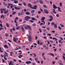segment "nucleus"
Segmentation results:
<instances>
[{"instance_id": "nucleus-1", "label": "nucleus", "mask_w": 65, "mask_h": 65, "mask_svg": "<svg viewBox=\"0 0 65 65\" xmlns=\"http://www.w3.org/2000/svg\"><path fill=\"white\" fill-rule=\"evenodd\" d=\"M31 19L30 17H29L28 16H26L25 17L24 20H25L28 21L29 20V19Z\"/></svg>"}, {"instance_id": "nucleus-2", "label": "nucleus", "mask_w": 65, "mask_h": 65, "mask_svg": "<svg viewBox=\"0 0 65 65\" xmlns=\"http://www.w3.org/2000/svg\"><path fill=\"white\" fill-rule=\"evenodd\" d=\"M44 11L45 13H47V14H48V11H47V10H46L45 9H44Z\"/></svg>"}, {"instance_id": "nucleus-3", "label": "nucleus", "mask_w": 65, "mask_h": 65, "mask_svg": "<svg viewBox=\"0 0 65 65\" xmlns=\"http://www.w3.org/2000/svg\"><path fill=\"white\" fill-rule=\"evenodd\" d=\"M9 63V65H13L12 64V63H13V62L12 61H10L8 63Z\"/></svg>"}, {"instance_id": "nucleus-4", "label": "nucleus", "mask_w": 65, "mask_h": 65, "mask_svg": "<svg viewBox=\"0 0 65 65\" xmlns=\"http://www.w3.org/2000/svg\"><path fill=\"white\" fill-rule=\"evenodd\" d=\"M53 8L54 9H56V8H58V7L56 5H54V4L53 5Z\"/></svg>"}, {"instance_id": "nucleus-5", "label": "nucleus", "mask_w": 65, "mask_h": 65, "mask_svg": "<svg viewBox=\"0 0 65 65\" xmlns=\"http://www.w3.org/2000/svg\"><path fill=\"white\" fill-rule=\"evenodd\" d=\"M45 19V18L44 17H43L41 19V20L43 21H44V20Z\"/></svg>"}, {"instance_id": "nucleus-6", "label": "nucleus", "mask_w": 65, "mask_h": 65, "mask_svg": "<svg viewBox=\"0 0 65 65\" xmlns=\"http://www.w3.org/2000/svg\"><path fill=\"white\" fill-rule=\"evenodd\" d=\"M23 56L22 55H19V56H18V58H22V57Z\"/></svg>"}, {"instance_id": "nucleus-7", "label": "nucleus", "mask_w": 65, "mask_h": 65, "mask_svg": "<svg viewBox=\"0 0 65 65\" xmlns=\"http://www.w3.org/2000/svg\"><path fill=\"white\" fill-rule=\"evenodd\" d=\"M21 29L23 32H25V29H24V28L23 27H21Z\"/></svg>"}, {"instance_id": "nucleus-8", "label": "nucleus", "mask_w": 65, "mask_h": 65, "mask_svg": "<svg viewBox=\"0 0 65 65\" xmlns=\"http://www.w3.org/2000/svg\"><path fill=\"white\" fill-rule=\"evenodd\" d=\"M13 41L14 42H17V41H16L15 38L14 37L13 38Z\"/></svg>"}, {"instance_id": "nucleus-9", "label": "nucleus", "mask_w": 65, "mask_h": 65, "mask_svg": "<svg viewBox=\"0 0 65 65\" xmlns=\"http://www.w3.org/2000/svg\"><path fill=\"white\" fill-rule=\"evenodd\" d=\"M28 6H29V7H32V6L30 4H28Z\"/></svg>"}, {"instance_id": "nucleus-10", "label": "nucleus", "mask_w": 65, "mask_h": 65, "mask_svg": "<svg viewBox=\"0 0 65 65\" xmlns=\"http://www.w3.org/2000/svg\"><path fill=\"white\" fill-rule=\"evenodd\" d=\"M39 2L41 4H42L43 3V1L41 0H39Z\"/></svg>"}, {"instance_id": "nucleus-11", "label": "nucleus", "mask_w": 65, "mask_h": 65, "mask_svg": "<svg viewBox=\"0 0 65 65\" xmlns=\"http://www.w3.org/2000/svg\"><path fill=\"white\" fill-rule=\"evenodd\" d=\"M4 46L5 48H8V46H7V45H4Z\"/></svg>"}, {"instance_id": "nucleus-12", "label": "nucleus", "mask_w": 65, "mask_h": 65, "mask_svg": "<svg viewBox=\"0 0 65 65\" xmlns=\"http://www.w3.org/2000/svg\"><path fill=\"white\" fill-rule=\"evenodd\" d=\"M19 3V1H14V3H15V4L17 3Z\"/></svg>"}, {"instance_id": "nucleus-13", "label": "nucleus", "mask_w": 65, "mask_h": 65, "mask_svg": "<svg viewBox=\"0 0 65 65\" xmlns=\"http://www.w3.org/2000/svg\"><path fill=\"white\" fill-rule=\"evenodd\" d=\"M25 14H27L28 15H29V14H30V13L27 12H26Z\"/></svg>"}, {"instance_id": "nucleus-14", "label": "nucleus", "mask_w": 65, "mask_h": 65, "mask_svg": "<svg viewBox=\"0 0 65 65\" xmlns=\"http://www.w3.org/2000/svg\"><path fill=\"white\" fill-rule=\"evenodd\" d=\"M0 10L1 11V13H3L4 12H3V10H2V8H1Z\"/></svg>"}, {"instance_id": "nucleus-15", "label": "nucleus", "mask_w": 65, "mask_h": 65, "mask_svg": "<svg viewBox=\"0 0 65 65\" xmlns=\"http://www.w3.org/2000/svg\"><path fill=\"white\" fill-rule=\"evenodd\" d=\"M17 13V12H15L13 11V13H12V14L13 15H14V14H15L16 13Z\"/></svg>"}, {"instance_id": "nucleus-16", "label": "nucleus", "mask_w": 65, "mask_h": 65, "mask_svg": "<svg viewBox=\"0 0 65 65\" xmlns=\"http://www.w3.org/2000/svg\"><path fill=\"white\" fill-rule=\"evenodd\" d=\"M54 27L55 28H57V25L56 24H55L54 25Z\"/></svg>"}, {"instance_id": "nucleus-17", "label": "nucleus", "mask_w": 65, "mask_h": 65, "mask_svg": "<svg viewBox=\"0 0 65 65\" xmlns=\"http://www.w3.org/2000/svg\"><path fill=\"white\" fill-rule=\"evenodd\" d=\"M5 36H6V37H8V34L7 33H6L5 34Z\"/></svg>"}, {"instance_id": "nucleus-18", "label": "nucleus", "mask_w": 65, "mask_h": 65, "mask_svg": "<svg viewBox=\"0 0 65 65\" xmlns=\"http://www.w3.org/2000/svg\"><path fill=\"white\" fill-rule=\"evenodd\" d=\"M31 20H33V21H34L35 20V18H33L32 17H31Z\"/></svg>"}, {"instance_id": "nucleus-19", "label": "nucleus", "mask_w": 65, "mask_h": 65, "mask_svg": "<svg viewBox=\"0 0 65 65\" xmlns=\"http://www.w3.org/2000/svg\"><path fill=\"white\" fill-rule=\"evenodd\" d=\"M23 4L24 6H26V3L25 2H23Z\"/></svg>"}, {"instance_id": "nucleus-20", "label": "nucleus", "mask_w": 65, "mask_h": 65, "mask_svg": "<svg viewBox=\"0 0 65 65\" xmlns=\"http://www.w3.org/2000/svg\"><path fill=\"white\" fill-rule=\"evenodd\" d=\"M49 17L51 19H53V17L51 15H50L49 16Z\"/></svg>"}, {"instance_id": "nucleus-21", "label": "nucleus", "mask_w": 65, "mask_h": 65, "mask_svg": "<svg viewBox=\"0 0 65 65\" xmlns=\"http://www.w3.org/2000/svg\"><path fill=\"white\" fill-rule=\"evenodd\" d=\"M28 37L29 38V39H31V38H32L31 36L30 35L28 36Z\"/></svg>"}, {"instance_id": "nucleus-22", "label": "nucleus", "mask_w": 65, "mask_h": 65, "mask_svg": "<svg viewBox=\"0 0 65 65\" xmlns=\"http://www.w3.org/2000/svg\"><path fill=\"white\" fill-rule=\"evenodd\" d=\"M6 26L7 27H9V24L8 23H6Z\"/></svg>"}, {"instance_id": "nucleus-23", "label": "nucleus", "mask_w": 65, "mask_h": 65, "mask_svg": "<svg viewBox=\"0 0 65 65\" xmlns=\"http://www.w3.org/2000/svg\"><path fill=\"white\" fill-rule=\"evenodd\" d=\"M27 28H28V29H30L31 28V27L30 26H29V25H27Z\"/></svg>"}, {"instance_id": "nucleus-24", "label": "nucleus", "mask_w": 65, "mask_h": 65, "mask_svg": "<svg viewBox=\"0 0 65 65\" xmlns=\"http://www.w3.org/2000/svg\"><path fill=\"white\" fill-rule=\"evenodd\" d=\"M8 6H10V5H13L12 4H11L10 3H8Z\"/></svg>"}, {"instance_id": "nucleus-25", "label": "nucleus", "mask_w": 65, "mask_h": 65, "mask_svg": "<svg viewBox=\"0 0 65 65\" xmlns=\"http://www.w3.org/2000/svg\"><path fill=\"white\" fill-rule=\"evenodd\" d=\"M31 13H34L35 12V10H32L31 11Z\"/></svg>"}, {"instance_id": "nucleus-26", "label": "nucleus", "mask_w": 65, "mask_h": 65, "mask_svg": "<svg viewBox=\"0 0 65 65\" xmlns=\"http://www.w3.org/2000/svg\"><path fill=\"white\" fill-rule=\"evenodd\" d=\"M20 28V27L18 26L17 28H16V29L17 30H19Z\"/></svg>"}, {"instance_id": "nucleus-27", "label": "nucleus", "mask_w": 65, "mask_h": 65, "mask_svg": "<svg viewBox=\"0 0 65 65\" xmlns=\"http://www.w3.org/2000/svg\"><path fill=\"white\" fill-rule=\"evenodd\" d=\"M54 24H55V23L53 22H52L51 23V25L52 26H54Z\"/></svg>"}, {"instance_id": "nucleus-28", "label": "nucleus", "mask_w": 65, "mask_h": 65, "mask_svg": "<svg viewBox=\"0 0 65 65\" xmlns=\"http://www.w3.org/2000/svg\"><path fill=\"white\" fill-rule=\"evenodd\" d=\"M35 60L36 61H37V60H38V58H35Z\"/></svg>"}, {"instance_id": "nucleus-29", "label": "nucleus", "mask_w": 65, "mask_h": 65, "mask_svg": "<svg viewBox=\"0 0 65 65\" xmlns=\"http://www.w3.org/2000/svg\"><path fill=\"white\" fill-rule=\"evenodd\" d=\"M59 4L60 6L61 7H62V3L61 2H60Z\"/></svg>"}, {"instance_id": "nucleus-30", "label": "nucleus", "mask_w": 65, "mask_h": 65, "mask_svg": "<svg viewBox=\"0 0 65 65\" xmlns=\"http://www.w3.org/2000/svg\"><path fill=\"white\" fill-rule=\"evenodd\" d=\"M36 24L34 23L33 24H32V26H36Z\"/></svg>"}, {"instance_id": "nucleus-31", "label": "nucleus", "mask_w": 65, "mask_h": 65, "mask_svg": "<svg viewBox=\"0 0 65 65\" xmlns=\"http://www.w3.org/2000/svg\"><path fill=\"white\" fill-rule=\"evenodd\" d=\"M43 6L44 7H45V8H47V6L45 5H43Z\"/></svg>"}, {"instance_id": "nucleus-32", "label": "nucleus", "mask_w": 65, "mask_h": 65, "mask_svg": "<svg viewBox=\"0 0 65 65\" xmlns=\"http://www.w3.org/2000/svg\"><path fill=\"white\" fill-rule=\"evenodd\" d=\"M28 40L29 41L31 42L32 41V40H31V39H28Z\"/></svg>"}, {"instance_id": "nucleus-33", "label": "nucleus", "mask_w": 65, "mask_h": 65, "mask_svg": "<svg viewBox=\"0 0 65 65\" xmlns=\"http://www.w3.org/2000/svg\"><path fill=\"white\" fill-rule=\"evenodd\" d=\"M62 57L63 58V60H65V57L64 56H63Z\"/></svg>"}, {"instance_id": "nucleus-34", "label": "nucleus", "mask_w": 65, "mask_h": 65, "mask_svg": "<svg viewBox=\"0 0 65 65\" xmlns=\"http://www.w3.org/2000/svg\"><path fill=\"white\" fill-rule=\"evenodd\" d=\"M58 28L59 29H60V30H62V28H61V27L59 26H58Z\"/></svg>"}, {"instance_id": "nucleus-35", "label": "nucleus", "mask_w": 65, "mask_h": 65, "mask_svg": "<svg viewBox=\"0 0 65 65\" xmlns=\"http://www.w3.org/2000/svg\"><path fill=\"white\" fill-rule=\"evenodd\" d=\"M38 38V37H37V36H35V39H37Z\"/></svg>"}, {"instance_id": "nucleus-36", "label": "nucleus", "mask_w": 65, "mask_h": 65, "mask_svg": "<svg viewBox=\"0 0 65 65\" xmlns=\"http://www.w3.org/2000/svg\"><path fill=\"white\" fill-rule=\"evenodd\" d=\"M47 35H48L49 36H51V34H49V33H48L47 34Z\"/></svg>"}, {"instance_id": "nucleus-37", "label": "nucleus", "mask_w": 65, "mask_h": 65, "mask_svg": "<svg viewBox=\"0 0 65 65\" xmlns=\"http://www.w3.org/2000/svg\"><path fill=\"white\" fill-rule=\"evenodd\" d=\"M18 15L19 16H20L21 15V13H19L18 14Z\"/></svg>"}, {"instance_id": "nucleus-38", "label": "nucleus", "mask_w": 65, "mask_h": 65, "mask_svg": "<svg viewBox=\"0 0 65 65\" xmlns=\"http://www.w3.org/2000/svg\"><path fill=\"white\" fill-rule=\"evenodd\" d=\"M50 55L51 56H55L53 53L50 54Z\"/></svg>"}, {"instance_id": "nucleus-39", "label": "nucleus", "mask_w": 65, "mask_h": 65, "mask_svg": "<svg viewBox=\"0 0 65 65\" xmlns=\"http://www.w3.org/2000/svg\"><path fill=\"white\" fill-rule=\"evenodd\" d=\"M39 43H40V42H39V40H38V41L37 44H39Z\"/></svg>"}, {"instance_id": "nucleus-40", "label": "nucleus", "mask_w": 65, "mask_h": 65, "mask_svg": "<svg viewBox=\"0 0 65 65\" xmlns=\"http://www.w3.org/2000/svg\"><path fill=\"white\" fill-rule=\"evenodd\" d=\"M3 4H4V5H5L6 6H7V4H5V2H4L3 3Z\"/></svg>"}, {"instance_id": "nucleus-41", "label": "nucleus", "mask_w": 65, "mask_h": 65, "mask_svg": "<svg viewBox=\"0 0 65 65\" xmlns=\"http://www.w3.org/2000/svg\"><path fill=\"white\" fill-rule=\"evenodd\" d=\"M41 13V11H39L38 12V13H39V14H40Z\"/></svg>"}, {"instance_id": "nucleus-42", "label": "nucleus", "mask_w": 65, "mask_h": 65, "mask_svg": "<svg viewBox=\"0 0 65 65\" xmlns=\"http://www.w3.org/2000/svg\"><path fill=\"white\" fill-rule=\"evenodd\" d=\"M55 63H56V62L55 61H52V63L53 64H55Z\"/></svg>"}, {"instance_id": "nucleus-43", "label": "nucleus", "mask_w": 65, "mask_h": 65, "mask_svg": "<svg viewBox=\"0 0 65 65\" xmlns=\"http://www.w3.org/2000/svg\"><path fill=\"white\" fill-rule=\"evenodd\" d=\"M41 22H43V23H44V25H45V22H44V21H43V20H42L41 21Z\"/></svg>"}, {"instance_id": "nucleus-44", "label": "nucleus", "mask_w": 65, "mask_h": 65, "mask_svg": "<svg viewBox=\"0 0 65 65\" xmlns=\"http://www.w3.org/2000/svg\"><path fill=\"white\" fill-rule=\"evenodd\" d=\"M14 50H19V49H18V47H16V48H15Z\"/></svg>"}, {"instance_id": "nucleus-45", "label": "nucleus", "mask_w": 65, "mask_h": 65, "mask_svg": "<svg viewBox=\"0 0 65 65\" xmlns=\"http://www.w3.org/2000/svg\"><path fill=\"white\" fill-rule=\"evenodd\" d=\"M29 22H31V23H34V21H32L31 20H30L29 21Z\"/></svg>"}, {"instance_id": "nucleus-46", "label": "nucleus", "mask_w": 65, "mask_h": 65, "mask_svg": "<svg viewBox=\"0 0 65 65\" xmlns=\"http://www.w3.org/2000/svg\"><path fill=\"white\" fill-rule=\"evenodd\" d=\"M60 38L61 39V40H63V38H62L61 37H60Z\"/></svg>"}, {"instance_id": "nucleus-47", "label": "nucleus", "mask_w": 65, "mask_h": 65, "mask_svg": "<svg viewBox=\"0 0 65 65\" xmlns=\"http://www.w3.org/2000/svg\"><path fill=\"white\" fill-rule=\"evenodd\" d=\"M2 62L3 63V62H4V61H5V60L3 59H2Z\"/></svg>"}, {"instance_id": "nucleus-48", "label": "nucleus", "mask_w": 65, "mask_h": 65, "mask_svg": "<svg viewBox=\"0 0 65 65\" xmlns=\"http://www.w3.org/2000/svg\"><path fill=\"white\" fill-rule=\"evenodd\" d=\"M52 20H53V19H50V20H49V21H50V22H52Z\"/></svg>"}, {"instance_id": "nucleus-49", "label": "nucleus", "mask_w": 65, "mask_h": 65, "mask_svg": "<svg viewBox=\"0 0 65 65\" xmlns=\"http://www.w3.org/2000/svg\"><path fill=\"white\" fill-rule=\"evenodd\" d=\"M12 30L13 31H14V30H15V28H14V27L12 28Z\"/></svg>"}, {"instance_id": "nucleus-50", "label": "nucleus", "mask_w": 65, "mask_h": 65, "mask_svg": "<svg viewBox=\"0 0 65 65\" xmlns=\"http://www.w3.org/2000/svg\"><path fill=\"white\" fill-rule=\"evenodd\" d=\"M56 16L58 18L59 17V15H58V14H56Z\"/></svg>"}, {"instance_id": "nucleus-51", "label": "nucleus", "mask_w": 65, "mask_h": 65, "mask_svg": "<svg viewBox=\"0 0 65 65\" xmlns=\"http://www.w3.org/2000/svg\"><path fill=\"white\" fill-rule=\"evenodd\" d=\"M57 8H58V10H59L60 9H61V8L59 7H58Z\"/></svg>"}, {"instance_id": "nucleus-52", "label": "nucleus", "mask_w": 65, "mask_h": 65, "mask_svg": "<svg viewBox=\"0 0 65 65\" xmlns=\"http://www.w3.org/2000/svg\"><path fill=\"white\" fill-rule=\"evenodd\" d=\"M34 7H36V8H37V6L36 5H35L34 6Z\"/></svg>"}, {"instance_id": "nucleus-53", "label": "nucleus", "mask_w": 65, "mask_h": 65, "mask_svg": "<svg viewBox=\"0 0 65 65\" xmlns=\"http://www.w3.org/2000/svg\"><path fill=\"white\" fill-rule=\"evenodd\" d=\"M18 4L19 5H20V6H22V4L20 3H18Z\"/></svg>"}, {"instance_id": "nucleus-54", "label": "nucleus", "mask_w": 65, "mask_h": 65, "mask_svg": "<svg viewBox=\"0 0 65 65\" xmlns=\"http://www.w3.org/2000/svg\"><path fill=\"white\" fill-rule=\"evenodd\" d=\"M17 21L15 20L14 22L16 23V24H17V22H16Z\"/></svg>"}, {"instance_id": "nucleus-55", "label": "nucleus", "mask_w": 65, "mask_h": 65, "mask_svg": "<svg viewBox=\"0 0 65 65\" xmlns=\"http://www.w3.org/2000/svg\"><path fill=\"white\" fill-rule=\"evenodd\" d=\"M4 58H6V55L5 54H4Z\"/></svg>"}, {"instance_id": "nucleus-56", "label": "nucleus", "mask_w": 65, "mask_h": 65, "mask_svg": "<svg viewBox=\"0 0 65 65\" xmlns=\"http://www.w3.org/2000/svg\"><path fill=\"white\" fill-rule=\"evenodd\" d=\"M43 38H44V39H46V38H47V37H46L45 36L44 37H43Z\"/></svg>"}, {"instance_id": "nucleus-57", "label": "nucleus", "mask_w": 65, "mask_h": 65, "mask_svg": "<svg viewBox=\"0 0 65 65\" xmlns=\"http://www.w3.org/2000/svg\"><path fill=\"white\" fill-rule=\"evenodd\" d=\"M51 32H53V33H55V30H53V31H51Z\"/></svg>"}, {"instance_id": "nucleus-58", "label": "nucleus", "mask_w": 65, "mask_h": 65, "mask_svg": "<svg viewBox=\"0 0 65 65\" xmlns=\"http://www.w3.org/2000/svg\"><path fill=\"white\" fill-rule=\"evenodd\" d=\"M28 64H30L31 63V61H28Z\"/></svg>"}, {"instance_id": "nucleus-59", "label": "nucleus", "mask_w": 65, "mask_h": 65, "mask_svg": "<svg viewBox=\"0 0 65 65\" xmlns=\"http://www.w3.org/2000/svg\"><path fill=\"white\" fill-rule=\"evenodd\" d=\"M54 51L55 52H56L57 51V49L55 48L54 49Z\"/></svg>"}, {"instance_id": "nucleus-60", "label": "nucleus", "mask_w": 65, "mask_h": 65, "mask_svg": "<svg viewBox=\"0 0 65 65\" xmlns=\"http://www.w3.org/2000/svg\"><path fill=\"white\" fill-rule=\"evenodd\" d=\"M18 19V17H16L15 18V19L16 20H17Z\"/></svg>"}, {"instance_id": "nucleus-61", "label": "nucleus", "mask_w": 65, "mask_h": 65, "mask_svg": "<svg viewBox=\"0 0 65 65\" xmlns=\"http://www.w3.org/2000/svg\"><path fill=\"white\" fill-rule=\"evenodd\" d=\"M4 59H5V60H7V58H6V57H4Z\"/></svg>"}, {"instance_id": "nucleus-62", "label": "nucleus", "mask_w": 65, "mask_h": 65, "mask_svg": "<svg viewBox=\"0 0 65 65\" xmlns=\"http://www.w3.org/2000/svg\"><path fill=\"white\" fill-rule=\"evenodd\" d=\"M39 31H40V32H41L42 31H41V29H39Z\"/></svg>"}, {"instance_id": "nucleus-63", "label": "nucleus", "mask_w": 65, "mask_h": 65, "mask_svg": "<svg viewBox=\"0 0 65 65\" xmlns=\"http://www.w3.org/2000/svg\"><path fill=\"white\" fill-rule=\"evenodd\" d=\"M19 22H22V19H20V20L19 21Z\"/></svg>"}, {"instance_id": "nucleus-64", "label": "nucleus", "mask_w": 65, "mask_h": 65, "mask_svg": "<svg viewBox=\"0 0 65 65\" xmlns=\"http://www.w3.org/2000/svg\"><path fill=\"white\" fill-rule=\"evenodd\" d=\"M59 64L61 65H63V64L61 62L59 63Z\"/></svg>"}]
</instances>
